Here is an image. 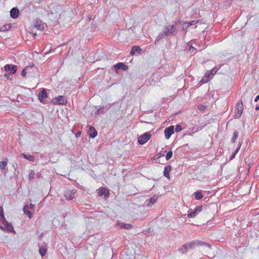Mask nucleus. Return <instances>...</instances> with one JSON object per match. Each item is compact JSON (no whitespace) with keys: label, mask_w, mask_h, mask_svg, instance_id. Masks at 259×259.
<instances>
[{"label":"nucleus","mask_w":259,"mask_h":259,"mask_svg":"<svg viewBox=\"0 0 259 259\" xmlns=\"http://www.w3.org/2000/svg\"><path fill=\"white\" fill-rule=\"evenodd\" d=\"M34 172L32 170H31L30 171V172L28 174V179L29 180H31L34 178Z\"/></svg>","instance_id":"obj_36"},{"label":"nucleus","mask_w":259,"mask_h":259,"mask_svg":"<svg viewBox=\"0 0 259 259\" xmlns=\"http://www.w3.org/2000/svg\"><path fill=\"white\" fill-rule=\"evenodd\" d=\"M76 191L75 189L72 190H66L65 191L64 196L67 200H72L74 198L73 195L76 193Z\"/></svg>","instance_id":"obj_8"},{"label":"nucleus","mask_w":259,"mask_h":259,"mask_svg":"<svg viewBox=\"0 0 259 259\" xmlns=\"http://www.w3.org/2000/svg\"><path fill=\"white\" fill-rule=\"evenodd\" d=\"M81 134V133L79 132V133H77V134H76V137H78V136H79Z\"/></svg>","instance_id":"obj_47"},{"label":"nucleus","mask_w":259,"mask_h":259,"mask_svg":"<svg viewBox=\"0 0 259 259\" xmlns=\"http://www.w3.org/2000/svg\"><path fill=\"white\" fill-rule=\"evenodd\" d=\"M141 51V48L140 47L135 46L132 48L130 54L134 55L135 54L136 52L140 53Z\"/></svg>","instance_id":"obj_22"},{"label":"nucleus","mask_w":259,"mask_h":259,"mask_svg":"<svg viewBox=\"0 0 259 259\" xmlns=\"http://www.w3.org/2000/svg\"><path fill=\"white\" fill-rule=\"evenodd\" d=\"M194 195L196 200H200L203 197V195L201 191H197L195 192Z\"/></svg>","instance_id":"obj_29"},{"label":"nucleus","mask_w":259,"mask_h":259,"mask_svg":"<svg viewBox=\"0 0 259 259\" xmlns=\"http://www.w3.org/2000/svg\"><path fill=\"white\" fill-rule=\"evenodd\" d=\"M198 23V20H193V21H190L188 22H186L185 23L186 28H188L190 26L196 25Z\"/></svg>","instance_id":"obj_30"},{"label":"nucleus","mask_w":259,"mask_h":259,"mask_svg":"<svg viewBox=\"0 0 259 259\" xmlns=\"http://www.w3.org/2000/svg\"><path fill=\"white\" fill-rule=\"evenodd\" d=\"M255 110H259V106H256V107H255Z\"/></svg>","instance_id":"obj_48"},{"label":"nucleus","mask_w":259,"mask_h":259,"mask_svg":"<svg viewBox=\"0 0 259 259\" xmlns=\"http://www.w3.org/2000/svg\"><path fill=\"white\" fill-rule=\"evenodd\" d=\"M151 137V135L149 132L145 133L139 137L138 142L141 145H143L150 140Z\"/></svg>","instance_id":"obj_5"},{"label":"nucleus","mask_w":259,"mask_h":259,"mask_svg":"<svg viewBox=\"0 0 259 259\" xmlns=\"http://www.w3.org/2000/svg\"><path fill=\"white\" fill-rule=\"evenodd\" d=\"M164 36H165L164 32L160 33L156 39L155 44L156 43L157 41L162 39Z\"/></svg>","instance_id":"obj_34"},{"label":"nucleus","mask_w":259,"mask_h":259,"mask_svg":"<svg viewBox=\"0 0 259 259\" xmlns=\"http://www.w3.org/2000/svg\"><path fill=\"white\" fill-rule=\"evenodd\" d=\"M19 14V11L16 8H13L10 11V15L11 17L13 18H17Z\"/></svg>","instance_id":"obj_19"},{"label":"nucleus","mask_w":259,"mask_h":259,"mask_svg":"<svg viewBox=\"0 0 259 259\" xmlns=\"http://www.w3.org/2000/svg\"><path fill=\"white\" fill-rule=\"evenodd\" d=\"M47 251V248L46 246L40 247L39 249V252L42 257L46 255Z\"/></svg>","instance_id":"obj_26"},{"label":"nucleus","mask_w":259,"mask_h":259,"mask_svg":"<svg viewBox=\"0 0 259 259\" xmlns=\"http://www.w3.org/2000/svg\"><path fill=\"white\" fill-rule=\"evenodd\" d=\"M158 198L157 196L154 195L151 198H150L148 200V202L146 204L147 206L150 207L153 204H154L156 201H157Z\"/></svg>","instance_id":"obj_21"},{"label":"nucleus","mask_w":259,"mask_h":259,"mask_svg":"<svg viewBox=\"0 0 259 259\" xmlns=\"http://www.w3.org/2000/svg\"><path fill=\"white\" fill-rule=\"evenodd\" d=\"M62 12L61 8L60 6H55L53 8V11H51V14L55 15V17L57 18L60 16V13Z\"/></svg>","instance_id":"obj_14"},{"label":"nucleus","mask_w":259,"mask_h":259,"mask_svg":"<svg viewBox=\"0 0 259 259\" xmlns=\"http://www.w3.org/2000/svg\"><path fill=\"white\" fill-rule=\"evenodd\" d=\"M238 137V132L237 131H234L233 133V136L231 140L232 143H234L236 141V140Z\"/></svg>","instance_id":"obj_32"},{"label":"nucleus","mask_w":259,"mask_h":259,"mask_svg":"<svg viewBox=\"0 0 259 259\" xmlns=\"http://www.w3.org/2000/svg\"><path fill=\"white\" fill-rule=\"evenodd\" d=\"M11 28V24H8L2 26L0 28V32H4L6 31H8Z\"/></svg>","instance_id":"obj_25"},{"label":"nucleus","mask_w":259,"mask_h":259,"mask_svg":"<svg viewBox=\"0 0 259 259\" xmlns=\"http://www.w3.org/2000/svg\"><path fill=\"white\" fill-rule=\"evenodd\" d=\"M4 69L6 71H10V73L13 74L16 73L17 67L15 65L6 64L4 66Z\"/></svg>","instance_id":"obj_10"},{"label":"nucleus","mask_w":259,"mask_h":259,"mask_svg":"<svg viewBox=\"0 0 259 259\" xmlns=\"http://www.w3.org/2000/svg\"><path fill=\"white\" fill-rule=\"evenodd\" d=\"M42 0H39L38 3H40Z\"/></svg>","instance_id":"obj_51"},{"label":"nucleus","mask_w":259,"mask_h":259,"mask_svg":"<svg viewBox=\"0 0 259 259\" xmlns=\"http://www.w3.org/2000/svg\"><path fill=\"white\" fill-rule=\"evenodd\" d=\"M24 212L28 216L29 219L32 217V213L29 210V206L26 205L23 208Z\"/></svg>","instance_id":"obj_24"},{"label":"nucleus","mask_w":259,"mask_h":259,"mask_svg":"<svg viewBox=\"0 0 259 259\" xmlns=\"http://www.w3.org/2000/svg\"><path fill=\"white\" fill-rule=\"evenodd\" d=\"M88 134L90 135V137L94 138L97 136L98 133L94 127L92 126H89Z\"/></svg>","instance_id":"obj_17"},{"label":"nucleus","mask_w":259,"mask_h":259,"mask_svg":"<svg viewBox=\"0 0 259 259\" xmlns=\"http://www.w3.org/2000/svg\"><path fill=\"white\" fill-rule=\"evenodd\" d=\"M7 166V162L5 161H0V169H5Z\"/></svg>","instance_id":"obj_33"},{"label":"nucleus","mask_w":259,"mask_h":259,"mask_svg":"<svg viewBox=\"0 0 259 259\" xmlns=\"http://www.w3.org/2000/svg\"><path fill=\"white\" fill-rule=\"evenodd\" d=\"M0 220L1 222L4 221L5 223L6 222V220L4 217V209L2 206H0Z\"/></svg>","instance_id":"obj_27"},{"label":"nucleus","mask_w":259,"mask_h":259,"mask_svg":"<svg viewBox=\"0 0 259 259\" xmlns=\"http://www.w3.org/2000/svg\"><path fill=\"white\" fill-rule=\"evenodd\" d=\"M2 223L4 226L5 230H7L8 232H12L15 234L13 226L11 223H8L7 220L6 223H5L4 221H2Z\"/></svg>","instance_id":"obj_13"},{"label":"nucleus","mask_w":259,"mask_h":259,"mask_svg":"<svg viewBox=\"0 0 259 259\" xmlns=\"http://www.w3.org/2000/svg\"><path fill=\"white\" fill-rule=\"evenodd\" d=\"M34 27L38 30H42L47 26L45 23H43L42 21L36 19L34 22Z\"/></svg>","instance_id":"obj_7"},{"label":"nucleus","mask_w":259,"mask_h":259,"mask_svg":"<svg viewBox=\"0 0 259 259\" xmlns=\"http://www.w3.org/2000/svg\"><path fill=\"white\" fill-rule=\"evenodd\" d=\"M194 210L196 211L197 214H198L199 212H200L202 211V206L200 205V206H197V207H196V208Z\"/></svg>","instance_id":"obj_39"},{"label":"nucleus","mask_w":259,"mask_h":259,"mask_svg":"<svg viewBox=\"0 0 259 259\" xmlns=\"http://www.w3.org/2000/svg\"><path fill=\"white\" fill-rule=\"evenodd\" d=\"M20 156L24 157L25 159L28 160L30 161L34 162L35 160L34 156L30 155H27L24 153H21Z\"/></svg>","instance_id":"obj_23"},{"label":"nucleus","mask_w":259,"mask_h":259,"mask_svg":"<svg viewBox=\"0 0 259 259\" xmlns=\"http://www.w3.org/2000/svg\"><path fill=\"white\" fill-rule=\"evenodd\" d=\"M186 22H183V27H182V30H186L187 28H186Z\"/></svg>","instance_id":"obj_43"},{"label":"nucleus","mask_w":259,"mask_h":259,"mask_svg":"<svg viewBox=\"0 0 259 259\" xmlns=\"http://www.w3.org/2000/svg\"><path fill=\"white\" fill-rule=\"evenodd\" d=\"M97 194L99 196H104V198L107 199L109 197V190L106 188H100L97 190Z\"/></svg>","instance_id":"obj_6"},{"label":"nucleus","mask_w":259,"mask_h":259,"mask_svg":"<svg viewBox=\"0 0 259 259\" xmlns=\"http://www.w3.org/2000/svg\"><path fill=\"white\" fill-rule=\"evenodd\" d=\"M258 100H259V95H257V96L256 97V98H255V100H254V101H255V102H257V101H258Z\"/></svg>","instance_id":"obj_45"},{"label":"nucleus","mask_w":259,"mask_h":259,"mask_svg":"<svg viewBox=\"0 0 259 259\" xmlns=\"http://www.w3.org/2000/svg\"><path fill=\"white\" fill-rule=\"evenodd\" d=\"M193 241H194V242L195 243V247L204 245V246L208 247V248H211V245L208 243H207L205 242H203V241L197 240H195Z\"/></svg>","instance_id":"obj_18"},{"label":"nucleus","mask_w":259,"mask_h":259,"mask_svg":"<svg viewBox=\"0 0 259 259\" xmlns=\"http://www.w3.org/2000/svg\"><path fill=\"white\" fill-rule=\"evenodd\" d=\"M243 110V104L241 100L237 101L235 110L234 118H239L241 117Z\"/></svg>","instance_id":"obj_3"},{"label":"nucleus","mask_w":259,"mask_h":259,"mask_svg":"<svg viewBox=\"0 0 259 259\" xmlns=\"http://www.w3.org/2000/svg\"><path fill=\"white\" fill-rule=\"evenodd\" d=\"M5 76H6V77H8V74H6Z\"/></svg>","instance_id":"obj_50"},{"label":"nucleus","mask_w":259,"mask_h":259,"mask_svg":"<svg viewBox=\"0 0 259 259\" xmlns=\"http://www.w3.org/2000/svg\"><path fill=\"white\" fill-rule=\"evenodd\" d=\"M194 210L196 211L197 214H198L199 212H200L202 211V206L200 205V206H197V207H196V208Z\"/></svg>","instance_id":"obj_38"},{"label":"nucleus","mask_w":259,"mask_h":259,"mask_svg":"<svg viewBox=\"0 0 259 259\" xmlns=\"http://www.w3.org/2000/svg\"><path fill=\"white\" fill-rule=\"evenodd\" d=\"M240 145L235 150V151L233 152V153L232 154V155L231 156V159H233L235 157L236 154L238 152V151L240 149Z\"/></svg>","instance_id":"obj_37"},{"label":"nucleus","mask_w":259,"mask_h":259,"mask_svg":"<svg viewBox=\"0 0 259 259\" xmlns=\"http://www.w3.org/2000/svg\"><path fill=\"white\" fill-rule=\"evenodd\" d=\"M48 97V94L46 91V90L44 89L41 91H40L38 96V98L39 101L42 103H45L44 100Z\"/></svg>","instance_id":"obj_11"},{"label":"nucleus","mask_w":259,"mask_h":259,"mask_svg":"<svg viewBox=\"0 0 259 259\" xmlns=\"http://www.w3.org/2000/svg\"><path fill=\"white\" fill-rule=\"evenodd\" d=\"M195 247V243L194 241L187 242L182 245L178 249V251L182 254L186 253L189 249H193Z\"/></svg>","instance_id":"obj_2"},{"label":"nucleus","mask_w":259,"mask_h":259,"mask_svg":"<svg viewBox=\"0 0 259 259\" xmlns=\"http://www.w3.org/2000/svg\"><path fill=\"white\" fill-rule=\"evenodd\" d=\"M174 133V126L171 125L164 130L165 137L166 139H169L170 136Z\"/></svg>","instance_id":"obj_9"},{"label":"nucleus","mask_w":259,"mask_h":259,"mask_svg":"<svg viewBox=\"0 0 259 259\" xmlns=\"http://www.w3.org/2000/svg\"><path fill=\"white\" fill-rule=\"evenodd\" d=\"M198 108L199 110H200L201 111H202V110H204L206 108V107L204 106V105H199V107H198Z\"/></svg>","instance_id":"obj_41"},{"label":"nucleus","mask_w":259,"mask_h":259,"mask_svg":"<svg viewBox=\"0 0 259 259\" xmlns=\"http://www.w3.org/2000/svg\"><path fill=\"white\" fill-rule=\"evenodd\" d=\"M164 34L165 36L175 34L177 33V29L174 25H167L164 28Z\"/></svg>","instance_id":"obj_4"},{"label":"nucleus","mask_w":259,"mask_h":259,"mask_svg":"<svg viewBox=\"0 0 259 259\" xmlns=\"http://www.w3.org/2000/svg\"><path fill=\"white\" fill-rule=\"evenodd\" d=\"M116 225L121 229H125L126 230L131 229L132 228V225L130 224H125L119 221L117 222Z\"/></svg>","instance_id":"obj_15"},{"label":"nucleus","mask_w":259,"mask_h":259,"mask_svg":"<svg viewBox=\"0 0 259 259\" xmlns=\"http://www.w3.org/2000/svg\"><path fill=\"white\" fill-rule=\"evenodd\" d=\"M219 68L217 67H214L211 70L207 71L205 73L204 76L200 81L201 84L207 82L210 79L212 78L213 75L219 70Z\"/></svg>","instance_id":"obj_1"},{"label":"nucleus","mask_w":259,"mask_h":259,"mask_svg":"<svg viewBox=\"0 0 259 259\" xmlns=\"http://www.w3.org/2000/svg\"><path fill=\"white\" fill-rule=\"evenodd\" d=\"M53 102L55 104L59 105H65L67 101L65 98L62 96H59L53 99Z\"/></svg>","instance_id":"obj_12"},{"label":"nucleus","mask_w":259,"mask_h":259,"mask_svg":"<svg viewBox=\"0 0 259 259\" xmlns=\"http://www.w3.org/2000/svg\"><path fill=\"white\" fill-rule=\"evenodd\" d=\"M193 45H195V46L197 45V44L195 42H194L192 41L191 42V45L189 47V51L191 54L192 53L194 50H196V49L192 46Z\"/></svg>","instance_id":"obj_31"},{"label":"nucleus","mask_w":259,"mask_h":259,"mask_svg":"<svg viewBox=\"0 0 259 259\" xmlns=\"http://www.w3.org/2000/svg\"><path fill=\"white\" fill-rule=\"evenodd\" d=\"M188 212L189 213L188 214V218H193L197 215V214L195 210H192L191 209L189 210L188 211Z\"/></svg>","instance_id":"obj_28"},{"label":"nucleus","mask_w":259,"mask_h":259,"mask_svg":"<svg viewBox=\"0 0 259 259\" xmlns=\"http://www.w3.org/2000/svg\"><path fill=\"white\" fill-rule=\"evenodd\" d=\"M172 156V151H169L167 153V154L166 155V157H165V158H166V159L167 160H169L171 158Z\"/></svg>","instance_id":"obj_35"},{"label":"nucleus","mask_w":259,"mask_h":259,"mask_svg":"<svg viewBox=\"0 0 259 259\" xmlns=\"http://www.w3.org/2000/svg\"><path fill=\"white\" fill-rule=\"evenodd\" d=\"M29 206V209L30 208L31 209H33L34 207V205L32 204H30Z\"/></svg>","instance_id":"obj_44"},{"label":"nucleus","mask_w":259,"mask_h":259,"mask_svg":"<svg viewBox=\"0 0 259 259\" xmlns=\"http://www.w3.org/2000/svg\"><path fill=\"white\" fill-rule=\"evenodd\" d=\"M182 130V127L180 125H177L176 126L175 131L177 133H179Z\"/></svg>","instance_id":"obj_40"},{"label":"nucleus","mask_w":259,"mask_h":259,"mask_svg":"<svg viewBox=\"0 0 259 259\" xmlns=\"http://www.w3.org/2000/svg\"><path fill=\"white\" fill-rule=\"evenodd\" d=\"M114 69L116 71L119 69H122V70H126L128 69L127 65L123 63H118L114 65Z\"/></svg>","instance_id":"obj_16"},{"label":"nucleus","mask_w":259,"mask_h":259,"mask_svg":"<svg viewBox=\"0 0 259 259\" xmlns=\"http://www.w3.org/2000/svg\"><path fill=\"white\" fill-rule=\"evenodd\" d=\"M0 229H1L2 230H5V229L4 228V226L3 227V226H1V225H0Z\"/></svg>","instance_id":"obj_46"},{"label":"nucleus","mask_w":259,"mask_h":259,"mask_svg":"<svg viewBox=\"0 0 259 259\" xmlns=\"http://www.w3.org/2000/svg\"><path fill=\"white\" fill-rule=\"evenodd\" d=\"M171 170V166L169 165H166L164 167L163 175L167 179H169V172Z\"/></svg>","instance_id":"obj_20"},{"label":"nucleus","mask_w":259,"mask_h":259,"mask_svg":"<svg viewBox=\"0 0 259 259\" xmlns=\"http://www.w3.org/2000/svg\"><path fill=\"white\" fill-rule=\"evenodd\" d=\"M34 37H35L36 35V33H32Z\"/></svg>","instance_id":"obj_49"},{"label":"nucleus","mask_w":259,"mask_h":259,"mask_svg":"<svg viewBox=\"0 0 259 259\" xmlns=\"http://www.w3.org/2000/svg\"><path fill=\"white\" fill-rule=\"evenodd\" d=\"M26 74H27V72L26 71V69H23L22 71H21V74L22 76H24L26 75Z\"/></svg>","instance_id":"obj_42"}]
</instances>
